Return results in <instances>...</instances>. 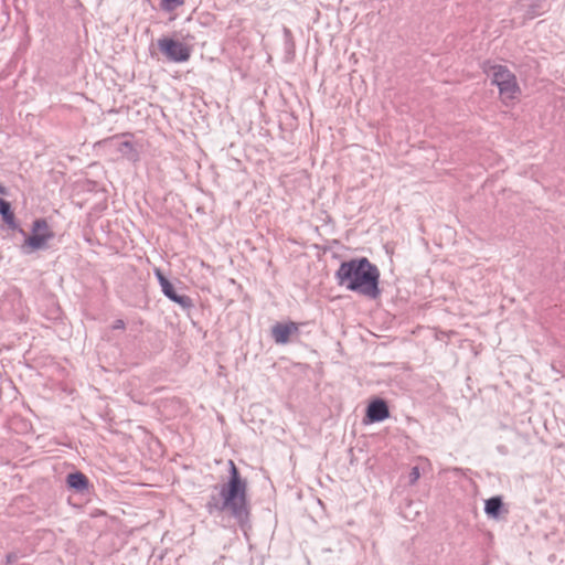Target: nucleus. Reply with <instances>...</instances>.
<instances>
[{
  "label": "nucleus",
  "mask_w": 565,
  "mask_h": 565,
  "mask_svg": "<svg viewBox=\"0 0 565 565\" xmlns=\"http://www.w3.org/2000/svg\"><path fill=\"white\" fill-rule=\"evenodd\" d=\"M126 327L125 324V321L121 320V319H117L114 324H113V329H118V330H124Z\"/></svg>",
  "instance_id": "15"
},
{
  "label": "nucleus",
  "mask_w": 565,
  "mask_h": 565,
  "mask_svg": "<svg viewBox=\"0 0 565 565\" xmlns=\"http://www.w3.org/2000/svg\"><path fill=\"white\" fill-rule=\"evenodd\" d=\"M2 221H4L12 230H18L22 235H25L23 230H21L15 223L14 214L11 211V205L9 202L2 200Z\"/></svg>",
  "instance_id": "10"
},
{
  "label": "nucleus",
  "mask_w": 565,
  "mask_h": 565,
  "mask_svg": "<svg viewBox=\"0 0 565 565\" xmlns=\"http://www.w3.org/2000/svg\"><path fill=\"white\" fill-rule=\"evenodd\" d=\"M67 484L70 488L83 492L88 490V479L82 472H74L67 476Z\"/></svg>",
  "instance_id": "9"
},
{
  "label": "nucleus",
  "mask_w": 565,
  "mask_h": 565,
  "mask_svg": "<svg viewBox=\"0 0 565 565\" xmlns=\"http://www.w3.org/2000/svg\"><path fill=\"white\" fill-rule=\"evenodd\" d=\"M370 422H382L390 417V411L383 399L373 401L366 411Z\"/></svg>",
  "instance_id": "7"
},
{
  "label": "nucleus",
  "mask_w": 565,
  "mask_h": 565,
  "mask_svg": "<svg viewBox=\"0 0 565 565\" xmlns=\"http://www.w3.org/2000/svg\"><path fill=\"white\" fill-rule=\"evenodd\" d=\"M501 508H502L501 498L492 497L486 501L484 512L492 518H497Z\"/></svg>",
  "instance_id": "11"
},
{
  "label": "nucleus",
  "mask_w": 565,
  "mask_h": 565,
  "mask_svg": "<svg viewBox=\"0 0 565 565\" xmlns=\"http://www.w3.org/2000/svg\"><path fill=\"white\" fill-rule=\"evenodd\" d=\"M335 276L339 285L348 290L359 292L371 299H376L381 294L379 288L380 271L367 258L363 257L342 263Z\"/></svg>",
  "instance_id": "1"
},
{
  "label": "nucleus",
  "mask_w": 565,
  "mask_h": 565,
  "mask_svg": "<svg viewBox=\"0 0 565 565\" xmlns=\"http://www.w3.org/2000/svg\"><path fill=\"white\" fill-rule=\"evenodd\" d=\"M120 152H122L124 154H128V153H134L135 154V149H134V146L131 145V142L129 141H124L121 145H120Z\"/></svg>",
  "instance_id": "12"
},
{
  "label": "nucleus",
  "mask_w": 565,
  "mask_h": 565,
  "mask_svg": "<svg viewBox=\"0 0 565 565\" xmlns=\"http://www.w3.org/2000/svg\"><path fill=\"white\" fill-rule=\"evenodd\" d=\"M230 467V478L228 482L225 487H223L220 491L222 497V502L220 503L215 497H213L206 503V510L210 514L216 511H224L228 509L232 515L239 520L244 521L248 516V508H247V482L242 479L238 470L233 460L228 461Z\"/></svg>",
  "instance_id": "2"
},
{
  "label": "nucleus",
  "mask_w": 565,
  "mask_h": 565,
  "mask_svg": "<svg viewBox=\"0 0 565 565\" xmlns=\"http://www.w3.org/2000/svg\"><path fill=\"white\" fill-rule=\"evenodd\" d=\"M154 275L161 286L162 292L167 298L184 309L192 307L191 298L188 296L178 295L172 284L163 276L160 269H154Z\"/></svg>",
  "instance_id": "6"
},
{
  "label": "nucleus",
  "mask_w": 565,
  "mask_h": 565,
  "mask_svg": "<svg viewBox=\"0 0 565 565\" xmlns=\"http://www.w3.org/2000/svg\"><path fill=\"white\" fill-rule=\"evenodd\" d=\"M53 237L54 233L47 222L43 218L35 220L32 224L31 234L24 238L21 249L24 254L46 249Z\"/></svg>",
  "instance_id": "4"
},
{
  "label": "nucleus",
  "mask_w": 565,
  "mask_h": 565,
  "mask_svg": "<svg viewBox=\"0 0 565 565\" xmlns=\"http://www.w3.org/2000/svg\"><path fill=\"white\" fill-rule=\"evenodd\" d=\"M411 482L415 483L419 479V469L414 467L411 472Z\"/></svg>",
  "instance_id": "14"
},
{
  "label": "nucleus",
  "mask_w": 565,
  "mask_h": 565,
  "mask_svg": "<svg viewBox=\"0 0 565 565\" xmlns=\"http://www.w3.org/2000/svg\"><path fill=\"white\" fill-rule=\"evenodd\" d=\"M158 46L167 58L174 63L186 62L191 56L189 46L169 38L159 39Z\"/></svg>",
  "instance_id": "5"
},
{
  "label": "nucleus",
  "mask_w": 565,
  "mask_h": 565,
  "mask_svg": "<svg viewBox=\"0 0 565 565\" xmlns=\"http://www.w3.org/2000/svg\"><path fill=\"white\" fill-rule=\"evenodd\" d=\"M493 86L498 88L499 98L505 106L512 105L521 96V87L515 74L505 65L489 64L483 68Z\"/></svg>",
  "instance_id": "3"
},
{
  "label": "nucleus",
  "mask_w": 565,
  "mask_h": 565,
  "mask_svg": "<svg viewBox=\"0 0 565 565\" xmlns=\"http://www.w3.org/2000/svg\"><path fill=\"white\" fill-rule=\"evenodd\" d=\"M297 330L298 327L294 322L277 323L273 327L271 333L276 343L286 344L289 341L290 334L297 332Z\"/></svg>",
  "instance_id": "8"
},
{
  "label": "nucleus",
  "mask_w": 565,
  "mask_h": 565,
  "mask_svg": "<svg viewBox=\"0 0 565 565\" xmlns=\"http://www.w3.org/2000/svg\"><path fill=\"white\" fill-rule=\"evenodd\" d=\"M163 1L166 3L164 8L167 10H172V9L183 4V0H163Z\"/></svg>",
  "instance_id": "13"
}]
</instances>
